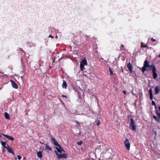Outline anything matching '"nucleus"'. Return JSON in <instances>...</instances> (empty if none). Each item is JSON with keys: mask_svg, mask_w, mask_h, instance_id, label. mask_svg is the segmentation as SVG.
Listing matches in <instances>:
<instances>
[{"mask_svg": "<svg viewBox=\"0 0 160 160\" xmlns=\"http://www.w3.org/2000/svg\"><path fill=\"white\" fill-rule=\"evenodd\" d=\"M101 60H103V59L102 58H101Z\"/></svg>", "mask_w": 160, "mask_h": 160, "instance_id": "37998d69", "label": "nucleus"}, {"mask_svg": "<svg viewBox=\"0 0 160 160\" xmlns=\"http://www.w3.org/2000/svg\"><path fill=\"white\" fill-rule=\"evenodd\" d=\"M160 91V87L157 86L155 87V94H158Z\"/></svg>", "mask_w": 160, "mask_h": 160, "instance_id": "4468645a", "label": "nucleus"}, {"mask_svg": "<svg viewBox=\"0 0 160 160\" xmlns=\"http://www.w3.org/2000/svg\"><path fill=\"white\" fill-rule=\"evenodd\" d=\"M49 37H51L52 38H53V37L51 35H50Z\"/></svg>", "mask_w": 160, "mask_h": 160, "instance_id": "f704fd0d", "label": "nucleus"}, {"mask_svg": "<svg viewBox=\"0 0 160 160\" xmlns=\"http://www.w3.org/2000/svg\"><path fill=\"white\" fill-rule=\"evenodd\" d=\"M10 82L11 83L12 86V87L15 89H17L18 88V86L15 83V82L12 80H10Z\"/></svg>", "mask_w": 160, "mask_h": 160, "instance_id": "1a4fd4ad", "label": "nucleus"}, {"mask_svg": "<svg viewBox=\"0 0 160 160\" xmlns=\"http://www.w3.org/2000/svg\"><path fill=\"white\" fill-rule=\"evenodd\" d=\"M2 151L3 152L4 151V149H2Z\"/></svg>", "mask_w": 160, "mask_h": 160, "instance_id": "ea45409f", "label": "nucleus"}, {"mask_svg": "<svg viewBox=\"0 0 160 160\" xmlns=\"http://www.w3.org/2000/svg\"><path fill=\"white\" fill-rule=\"evenodd\" d=\"M62 97H63L65 98H67V97L66 96H65V95H62Z\"/></svg>", "mask_w": 160, "mask_h": 160, "instance_id": "72a5a7b5", "label": "nucleus"}, {"mask_svg": "<svg viewBox=\"0 0 160 160\" xmlns=\"http://www.w3.org/2000/svg\"><path fill=\"white\" fill-rule=\"evenodd\" d=\"M147 67H145L144 66H143L142 68V71L143 73H144L145 71L146 70L148 71H149L151 70V69H150L149 70H148V69H146Z\"/></svg>", "mask_w": 160, "mask_h": 160, "instance_id": "a211bd4d", "label": "nucleus"}, {"mask_svg": "<svg viewBox=\"0 0 160 160\" xmlns=\"http://www.w3.org/2000/svg\"><path fill=\"white\" fill-rule=\"evenodd\" d=\"M155 134H157V132H155Z\"/></svg>", "mask_w": 160, "mask_h": 160, "instance_id": "79ce46f5", "label": "nucleus"}, {"mask_svg": "<svg viewBox=\"0 0 160 160\" xmlns=\"http://www.w3.org/2000/svg\"><path fill=\"white\" fill-rule=\"evenodd\" d=\"M151 40L152 42H155V41H156V39H154L153 38H152L151 39Z\"/></svg>", "mask_w": 160, "mask_h": 160, "instance_id": "473e14b6", "label": "nucleus"}, {"mask_svg": "<svg viewBox=\"0 0 160 160\" xmlns=\"http://www.w3.org/2000/svg\"><path fill=\"white\" fill-rule=\"evenodd\" d=\"M51 142H52V143L53 144L54 146H56V147H59V148H60V146L58 143L57 141L56 140V139L54 138H51Z\"/></svg>", "mask_w": 160, "mask_h": 160, "instance_id": "39448f33", "label": "nucleus"}, {"mask_svg": "<svg viewBox=\"0 0 160 160\" xmlns=\"http://www.w3.org/2000/svg\"><path fill=\"white\" fill-rule=\"evenodd\" d=\"M131 122L129 124V128L132 130L135 131L136 129V123L132 118H130Z\"/></svg>", "mask_w": 160, "mask_h": 160, "instance_id": "f257e3e1", "label": "nucleus"}, {"mask_svg": "<svg viewBox=\"0 0 160 160\" xmlns=\"http://www.w3.org/2000/svg\"><path fill=\"white\" fill-rule=\"evenodd\" d=\"M150 95V100H152L153 99V94H149Z\"/></svg>", "mask_w": 160, "mask_h": 160, "instance_id": "a878e982", "label": "nucleus"}, {"mask_svg": "<svg viewBox=\"0 0 160 160\" xmlns=\"http://www.w3.org/2000/svg\"><path fill=\"white\" fill-rule=\"evenodd\" d=\"M77 134H78L79 135H80L81 134V132H80L79 133H77Z\"/></svg>", "mask_w": 160, "mask_h": 160, "instance_id": "e433bc0d", "label": "nucleus"}, {"mask_svg": "<svg viewBox=\"0 0 160 160\" xmlns=\"http://www.w3.org/2000/svg\"><path fill=\"white\" fill-rule=\"evenodd\" d=\"M84 65H86L87 64V61L85 59L83 60L81 62Z\"/></svg>", "mask_w": 160, "mask_h": 160, "instance_id": "412c9836", "label": "nucleus"}, {"mask_svg": "<svg viewBox=\"0 0 160 160\" xmlns=\"http://www.w3.org/2000/svg\"><path fill=\"white\" fill-rule=\"evenodd\" d=\"M127 67L128 68L129 71L131 73L132 72V67L131 64L129 62L127 65Z\"/></svg>", "mask_w": 160, "mask_h": 160, "instance_id": "9d476101", "label": "nucleus"}, {"mask_svg": "<svg viewBox=\"0 0 160 160\" xmlns=\"http://www.w3.org/2000/svg\"><path fill=\"white\" fill-rule=\"evenodd\" d=\"M18 159L19 160H20L21 159V157L20 156H19V155H18Z\"/></svg>", "mask_w": 160, "mask_h": 160, "instance_id": "2f4dec72", "label": "nucleus"}, {"mask_svg": "<svg viewBox=\"0 0 160 160\" xmlns=\"http://www.w3.org/2000/svg\"><path fill=\"white\" fill-rule=\"evenodd\" d=\"M152 104L153 105H154L155 107V108L156 107V104L155 103V102L154 101H152Z\"/></svg>", "mask_w": 160, "mask_h": 160, "instance_id": "393cba45", "label": "nucleus"}, {"mask_svg": "<svg viewBox=\"0 0 160 160\" xmlns=\"http://www.w3.org/2000/svg\"><path fill=\"white\" fill-rule=\"evenodd\" d=\"M149 94H152V90L151 88H150L149 91Z\"/></svg>", "mask_w": 160, "mask_h": 160, "instance_id": "cd10ccee", "label": "nucleus"}, {"mask_svg": "<svg viewBox=\"0 0 160 160\" xmlns=\"http://www.w3.org/2000/svg\"><path fill=\"white\" fill-rule=\"evenodd\" d=\"M123 93L125 94H126V92L125 91H124V90L123 91Z\"/></svg>", "mask_w": 160, "mask_h": 160, "instance_id": "c9c22d12", "label": "nucleus"}, {"mask_svg": "<svg viewBox=\"0 0 160 160\" xmlns=\"http://www.w3.org/2000/svg\"><path fill=\"white\" fill-rule=\"evenodd\" d=\"M100 122L99 121H98V122H97V124H96V125L97 126H98L99 124H100Z\"/></svg>", "mask_w": 160, "mask_h": 160, "instance_id": "c756f323", "label": "nucleus"}, {"mask_svg": "<svg viewBox=\"0 0 160 160\" xmlns=\"http://www.w3.org/2000/svg\"><path fill=\"white\" fill-rule=\"evenodd\" d=\"M122 72H123V69H122Z\"/></svg>", "mask_w": 160, "mask_h": 160, "instance_id": "4c0bfd02", "label": "nucleus"}, {"mask_svg": "<svg viewBox=\"0 0 160 160\" xmlns=\"http://www.w3.org/2000/svg\"><path fill=\"white\" fill-rule=\"evenodd\" d=\"M55 152L56 154L57 155V158H58V159H60L62 158H67V155L65 153H63L62 154H59L56 151H55Z\"/></svg>", "mask_w": 160, "mask_h": 160, "instance_id": "20e7f679", "label": "nucleus"}, {"mask_svg": "<svg viewBox=\"0 0 160 160\" xmlns=\"http://www.w3.org/2000/svg\"><path fill=\"white\" fill-rule=\"evenodd\" d=\"M143 46H144V43H143Z\"/></svg>", "mask_w": 160, "mask_h": 160, "instance_id": "c03bdc74", "label": "nucleus"}, {"mask_svg": "<svg viewBox=\"0 0 160 160\" xmlns=\"http://www.w3.org/2000/svg\"><path fill=\"white\" fill-rule=\"evenodd\" d=\"M158 57L160 58V54L158 55Z\"/></svg>", "mask_w": 160, "mask_h": 160, "instance_id": "a19ab883", "label": "nucleus"}, {"mask_svg": "<svg viewBox=\"0 0 160 160\" xmlns=\"http://www.w3.org/2000/svg\"><path fill=\"white\" fill-rule=\"evenodd\" d=\"M158 108H159V110L160 111V106H159Z\"/></svg>", "mask_w": 160, "mask_h": 160, "instance_id": "58836bf2", "label": "nucleus"}, {"mask_svg": "<svg viewBox=\"0 0 160 160\" xmlns=\"http://www.w3.org/2000/svg\"><path fill=\"white\" fill-rule=\"evenodd\" d=\"M6 148L7 149V151L9 152L12 154L13 155H14V153L12 150V148L10 147L8 144L7 145V148Z\"/></svg>", "mask_w": 160, "mask_h": 160, "instance_id": "6e6552de", "label": "nucleus"}, {"mask_svg": "<svg viewBox=\"0 0 160 160\" xmlns=\"http://www.w3.org/2000/svg\"><path fill=\"white\" fill-rule=\"evenodd\" d=\"M75 123L77 125H78L80 127V124L78 122L76 121Z\"/></svg>", "mask_w": 160, "mask_h": 160, "instance_id": "c85d7f7f", "label": "nucleus"}, {"mask_svg": "<svg viewBox=\"0 0 160 160\" xmlns=\"http://www.w3.org/2000/svg\"><path fill=\"white\" fill-rule=\"evenodd\" d=\"M62 86L63 88L66 89L67 87V84L65 81H63Z\"/></svg>", "mask_w": 160, "mask_h": 160, "instance_id": "2eb2a0df", "label": "nucleus"}, {"mask_svg": "<svg viewBox=\"0 0 160 160\" xmlns=\"http://www.w3.org/2000/svg\"><path fill=\"white\" fill-rule=\"evenodd\" d=\"M109 70L110 72V75H112L113 74V72L110 68H109Z\"/></svg>", "mask_w": 160, "mask_h": 160, "instance_id": "5701e85b", "label": "nucleus"}, {"mask_svg": "<svg viewBox=\"0 0 160 160\" xmlns=\"http://www.w3.org/2000/svg\"><path fill=\"white\" fill-rule=\"evenodd\" d=\"M156 114L157 115V116L158 117V118L155 115H154L153 116V119L157 121L158 122H160V113L158 111V110H156Z\"/></svg>", "mask_w": 160, "mask_h": 160, "instance_id": "7ed1b4c3", "label": "nucleus"}, {"mask_svg": "<svg viewBox=\"0 0 160 160\" xmlns=\"http://www.w3.org/2000/svg\"><path fill=\"white\" fill-rule=\"evenodd\" d=\"M124 144L128 150H129L130 149V143L127 138H126L124 141Z\"/></svg>", "mask_w": 160, "mask_h": 160, "instance_id": "f03ea898", "label": "nucleus"}, {"mask_svg": "<svg viewBox=\"0 0 160 160\" xmlns=\"http://www.w3.org/2000/svg\"><path fill=\"white\" fill-rule=\"evenodd\" d=\"M131 118H132L131 117V116L130 115H128L127 116V118L128 119H130Z\"/></svg>", "mask_w": 160, "mask_h": 160, "instance_id": "bb28decb", "label": "nucleus"}, {"mask_svg": "<svg viewBox=\"0 0 160 160\" xmlns=\"http://www.w3.org/2000/svg\"><path fill=\"white\" fill-rule=\"evenodd\" d=\"M82 143V142L81 140H80L78 142H77V144L78 145H81Z\"/></svg>", "mask_w": 160, "mask_h": 160, "instance_id": "b1692460", "label": "nucleus"}, {"mask_svg": "<svg viewBox=\"0 0 160 160\" xmlns=\"http://www.w3.org/2000/svg\"><path fill=\"white\" fill-rule=\"evenodd\" d=\"M56 149L57 150V151L59 153L62 152V151L63 152H65V151L63 149H62L61 146H60V148L59 147H56Z\"/></svg>", "mask_w": 160, "mask_h": 160, "instance_id": "ddd939ff", "label": "nucleus"}, {"mask_svg": "<svg viewBox=\"0 0 160 160\" xmlns=\"http://www.w3.org/2000/svg\"><path fill=\"white\" fill-rule=\"evenodd\" d=\"M143 42H142L141 43V47L142 48H148V45L147 43L144 46H143Z\"/></svg>", "mask_w": 160, "mask_h": 160, "instance_id": "4be33fe9", "label": "nucleus"}, {"mask_svg": "<svg viewBox=\"0 0 160 160\" xmlns=\"http://www.w3.org/2000/svg\"><path fill=\"white\" fill-rule=\"evenodd\" d=\"M124 47V45H122V44H121V46H120V50L121 51H122V49L121 48H123Z\"/></svg>", "mask_w": 160, "mask_h": 160, "instance_id": "7c9ffc66", "label": "nucleus"}, {"mask_svg": "<svg viewBox=\"0 0 160 160\" xmlns=\"http://www.w3.org/2000/svg\"><path fill=\"white\" fill-rule=\"evenodd\" d=\"M38 156L40 158H42V152H37Z\"/></svg>", "mask_w": 160, "mask_h": 160, "instance_id": "6ab92c4d", "label": "nucleus"}, {"mask_svg": "<svg viewBox=\"0 0 160 160\" xmlns=\"http://www.w3.org/2000/svg\"><path fill=\"white\" fill-rule=\"evenodd\" d=\"M15 159L16 160L17 159V158H15Z\"/></svg>", "mask_w": 160, "mask_h": 160, "instance_id": "a18cd8bd", "label": "nucleus"}, {"mask_svg": "<svg viewBox=\"0 0 160 160\" xmlns=\"http://www.w3.org/2000/svg\"><path fill=\"white\" fill-rule=\"evenodd\" d=\"M84 67V65H83L82 63H80V69L81 71H83L84 69L83 68Z\"/></svg>", "mask_w": 160, "mask_h": 160, "instance_id": "aec40b11", "label": "nucleus"}, {"mask_svg": "<svg viewBox=\"0 0 160 160\" xmlns=\"http://www.w3.org/2000/svg\"><path fill=\"white\" fill-rule=\"evenodd\" d=\"M4 116L5 117V118L7 119H10V117L9 114L7 112H5L4 113Z\"/></svg>", "mask_w": 160, "mask_h": 160, "instance_id": "f3484780", "label": "nucleus"}, {"mask_svg": "<svg viewBox=\"0 0 160 160\" xmlns=\"http://www.w3.org/2000/svg\"><path fill=\"white\" fill-rule=\"evenodd\" d=\"M156 71L155 67L152 68V71L153 73V78L154 79H156L157 77V74L156 72Z\"/></svg>", "mask_w": 160, "mask_h": 160, "instance_id": "0eeeda50", "label": "nucleus"}, {"mask_svg": "<svg viewBox=\"0 0 160 160\" xmlns=\"http://www.w3.org/2000/svg\"><path fill=\"white\" fill-rule=\"evenodd\" d=\"M143 66L147 68H151L152 69L155 67V65L152 64V65H150L149 64L147 60H145Z\"/></svg>", "mask_w": 160, "mask_h": 160, "instance_id": "423d86ee", "label": "nucleus"}, {"mask_svg": "<svg viewBox=\"0 0 160 160\" xmlns=\"http://www.w3.org/2000/svg\"><path fill=\"white\" fill-rule=\"evenodd\" d=\"M2 135L5 137L9 140L13 141L14 140V138L12 137L11 136H9L8 135H5V134H2Z\"/></svg>", "mask_w": 160, "mask_h": 160, "instance_id": "f8f14e48", "label": "nucleus"}, {"mask_svg": "<svg viewBox=\"0 0 160 160\" xmlns=\"http://www.w3.org/2000/svg\"><path fill=\"white\" fill-rule=\"evenodd\" d=\"M1 144L2 145L4 148H7V145H6V142H4L3 141H1L0 142Z\"/></svg>", "mask_w": 160, "mask_h": 160, "instance_id": "dca6fc26", "label": "nucleus"}, {"mask_svg": "<svg viewBox=\"0 0 160 160\" xmlns=\"http://www.w3.org/2000/svg\"><path fill=\"white\" fill-rule=\"evenodd\" d=\"M42 144L45 146L46 149L47 150V152L52 151V148L48 144H45L44 143H43Z\"/></svg>", "mask_w": 160, "mask_h": 160, "instance_id": "9b49d317", "label": "nucleus"}]
</instances>
